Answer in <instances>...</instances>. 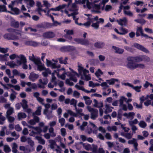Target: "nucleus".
<instances>
[{"instance_id": "nucleus-5", "label": "nucleus", "mask_w": 153, "mask_h": 153, "mask_svg": "<svg viewBox=\"0 0 153 153\" xmlns=\"http://www.w3.org/2000/svg\"><path fill=\"white\" fill-rule=\"evenodd\" d=\"M69 69L71 71V72H67V73L68 74V76L70 77V80L73 81L75 82H76L77 81V79L74 75L72 74V73L76 75H78V74L72 69L71 68H69Z\"/></svg>"}, {"instance_id": "nucleus-46", "label": "nucleus", "mask_w": 153, "mask_h": 153, "mask_svg": "<svg viewBox=\"0 0 153 153\" xmlns=\"http://www.w3.org/2000/svg\"><path fill=\"white\" fill-rule=\"evenodd\" d=\"M6 129V127L4 126L3 127L2 130L0 132V136H4L5 135V133L4 132V130Z\"/></svg>"}, {"instance_id": "nucleus-59", "label": "nucleus", "mask_w": 153, "mask_h": 153, "mask_svg": "<svg viewBox=\"0 0 153 153\" xmlns=\"http://www.w3.org/2000/svg\"><path fill=\"white\" fill-rule=\"evenodd\" d=\"M136 68H141L142 69H144L145 68V65L142 64H137L136 63Z\"/></svg>"}, {"instance_id": "nucleus-62", "label": "nucleus", "mask_w": 153, "mask_h": 153, "mask_svg": "<svg viewBox=\"0 0 153 153\" xmlns=\"http://www.w3.org/2000/svg\"><path fill=\"white\" fill-rule=\"evenodd\" d=\"M112 8V6L110 5H107L105 9V10L106 11H109Z\"/></svg>"}, {"instance_id": "nucleus-28", "label": "nucleus", "mask_w": 153, "mask_h": 153, "mask_svg": "<svg viewBox=\"0 0 153 153\" xmlns=\"http://www.w3.org/2000/svg\"><path fill=\"white\" fill-rule=\"evenodd\" d=\"M18 146L16 143H14L12 147V151L14 153H17V148Z\"/></svg>"}, {"instance_id": "nucleus-42", "label": "nucleus", "mask_w": 153, "mask_h": 153, "mask_svg": "<svg viewBox=\"0 0 153 153\" xmlns=\"http://www.w3.org/2000/svg\"><path fill=\"white\" fill-rule=\"evenodd\" d=\"M141 87L142 86H134L133 85L132 88L134 89L137 92H140L141 91Z\"/></svg>"}, {"instance_id": "nucleus-55", "label": "nucleus", "mask_w": 153, "mask_h": 153, "mask_svg": "<svg viewBox=\"0 0 153 153\" xmlns=\"http://www.w3.org/2000/svg\"><path fill=\"white\" fill-rule=\"evenodd\" d=\"M143 4L144 3L143 1H138L135 2L134 4L137 5V6L140 5V6H141L143 5Z\"/></svg>"}, {"instance_id": "nucleus-9", "label": "nucleus", "mask_w": 153, "mask_h": 153, "mask_svg": "<svg viewBox=\"0 0 153 153\" xmlns=\"http://www.w3.org/2000/svg\"><path fill=\"white\" fill-rule=\"evenodd\" d=\"M39 77V75L34 72H31L28 77L29 79L32 82H35Z\"/></svg>"}, {"instance_id": "nucleus-21", "label": "nucleus", "mask_w": 153, "mask_h": 153, "mask_svg": "<svg viewBox=\"0 0 153 153\" xmlns=\"http://www.w3.org/2000/svg\"><path fill=\"white\" fill-rule=\"evenodd\" d=\"M11 26L15 28H18L19 26V23L18 21H12L11 23Z\"/></svg>"}, {"instance_id": "nucleus-25", "label": "nucleus", "mask_w": 153, "mask_h": 153, "mask_svg": "<svg viewBox=\"0 0 153 153\" xmlns=\"http://www.w3.org/2000/svg\"><path fill=\"white\" fill-rule=\"evenodd\" d=\"M36 139L39 141V143L40 144L42 145H44L45 144V140L44 139H42L41 137L37 136L36 137Z\"/></svg>"}, {"instance_id": "nucleus-19", "label": "nucleus", "mask_w": 153, "mask_h": 153, "mask_svg": "<svg viewBox=\"0 0 153 153\" xmlns=\"http://www.w3.org/2000/svg\"><path fill=\"white\" fill-rule=\"evenodd\" d=\"M12 11L14 12V13H13L12 12L9 11H7V12L13 15L16 14V15H18L20 13L19 10L17 7L14 8Z\"/></svg>"}, {"instance_id": "nucleus-3", "label": "nucleus", "mask_w": 153, "mask_h": 153, "mask_svg": "<svg viewBox=\"0 0 153 153\" xmlns=\"http://www.w3.org/2000/svg\"><path fill=\"white\" fill-rule=\"evenodd\" d=\"M134 60L136 62H140L142 61L148 62L150 60L149 58L144 55H141L137 56H134Z\"/></svg>"}, {"instance_id": "nucleus-4", "label": "nucleus", "mask_w": 153, "mask_h": 153, "mask_svg": "<svg viewBox=\"0 0 153 153\" xmlns=\"http://www.w3.org/2000/svg\"><path fill=\"white\" fill-rule=\"evenodd\" d=\"M52 24L51 23L44 22L37 24L36 25V27L38 28H43L46 29L51 28Z\"/></svg>"}, {"instance_id": "nucleus-40", "label": "nucleus", "mask_w": 153, "mask_h": 153, "mask_svg": "<svg viewBox=\"0 0 153 153\" xmlns=\"http://www.w3.org/2000/svg\"><path fill=\"white\" fill-rule=\"evenodd\" d=\"M66 75L68 76V74L67 73V72H66V71H65L61 75H59V77H60V78L62 80H64L65 78Z\"/></svg>"}, {"instance_id": "nucleus-48", "label": "nucleus", "mask_w": 153, "mask_h": 153, "mask_svg": "<svg viewBox=\"0 0 153 153\" xmlns=\"http://www.w3.org/2000/svg\"><path fill=\"white\" fill-rule=\"evenodd\" d=\"M93 8L95 10H100V4H94L93 5Z\"/></svg>"}, {"instance_id": "nucleus-45", "label": "nucleus", "mask_w": 153, "mask_h": 153, "mask_svg": "<svg viewBox=\"0 0 153 153\" xmlns=\"http://www.w3.org/2000/svg\"><path fill=\"white\" fill-rule=\"evenodd\" d=\"M0 11L4 12L7 11L6 6L4 5H0Z\"/></svg>"}, {"instance_id": "nucleus-53", "label": "nucleus", "mask_w": 153, "mask_h": 153, "mask_svg": "<svg viewBox=\"0 0 153 153\" xmlns=\"http://www.w3.org/2000/svg\"><path fill=\"white\" fill-rule=\"evenodd\" d=\"M84 68L80 65L78 66V71L79 74L82 75V72L84 70Z\"/></svg>"}, {"instance_id": "nucleus-2", "label": "nucleus", "mask_w": 153, "mask_h": 153, "mask_svg": "<svg viewBox=\"0 0 153 153\" xmlns=\"http://www.w3.org/2000/svg\"><path fill=\"white\" fill-rule=\"evenodd\" d=\"M20 60H17V63L18 65H20L22 64V68L24 69H27V68L28 66L26 64L27 62V59L23 55L21 54L20 55Z\"/></svg>"}, {"instance_id": "nucleus-1", "label": "nucleus", "mask_w": 153, "mask_h": 153, "mask_svg": "<svg viewBox=\"0 0 153 153\" xmlns=\"http://www.w3.org/2000/svg\"><path fill=\"white\" fill-rule=\"evenodd\" d=\"M87 33L85 32L83 34V37L84 39L82 38H75L74 39V40L77 42L78 44H79L81 45H88L91 44L89 41L87 39H85Z\"/></svg>"}, {"instance_id": "nucleus-16", "label": "nucleus", "mask_w": 153, "mask_h": 153, "mask_svg": "<svg viewBox=\"0 0 153 153\" xmlns=\"http://www.w3.org/2000/svg\"><path fill=\"white\" fill-rule=\"evenodd\" d=\"M112 48L114 49L115 50V53H117L121 54L124 51V50L123 49L120 48L118 47H117L114 46H113Z\"/></svg>"}, {"instance_id": "nucleus-64", "label": "nucleus", "mask_w": 153, "mask_h": 153, "mask_svg": "<svg viewBox=\"0 0 153 153\" xmlns=\"http://www.w3.org/2000/svg\"><path fill=\"white\" fill-rule=\"evenodd\" d=\"M15 129L17 131H20L22 130V128L20 127L19 124H17L15 126Z\"/></svg>"}, {"instance_id": "nucleus-60", "label": "nucleus", "mask_w": 153, "mask_h": 153, "mask_svg": "<svg viewBox=\"0 0 153 153\" xmlns=\"http://www.w3.org/2000/svg\"><path fill=\"white\" fill-rule=\"evenodd\" d=\"M91 26L93 27L95 30L98 29L99 27L95 23H92L91 25Z\"/></svg>"}, {"instance_id": "nucleus-50", "label": "nucleus", "mask_w": 153, "mask_h": 153, "mask_svg": "<svg viewBox=\"0 0 153 153\" xmlns=\"http://www.w3.org/2000/svg\"><path fill=\"white\" fill-rule=\"evenodd\" d=\"M76 110V112L80 116H84V114L83 113H82V109L80 108L79 109H75Z\"/></svg>"}, {"instance_id": "nucleus-58", "label": "nucleus", "mask_w": 153, "mask_h": 153, "mask_svg": "<svg viewBox=\"0 0 153 153\" xmlns=\"http://www.w3.org/2000/svg\"><path fill=\"white\" fill-rule=\"evenodd\" d=\"M11 135L13 137H16V138L15 139V140H16L19 137V135H17L16 134V133L15 131L11 133Z\"/></svg>"}, {"instance_id": "nucleus-23", "label": "nucleus", "mask_w": 153, "mask_h": 153, "mask_svg": "<svg viewBox=\"0 0 153 153\" xmlns=\"http://www.w3.org/2000/svg\"><path fill=\"white\" fill-rule=\"evenodd\" d=\"M11 90L12 92L13 93L11 94L10 95V100H13L16 98V94L17 93L14 91L13 89H11Z\"/></svg>"}, {"instance_id": "nucleus-43", "label": "nucleus", "mask_w": 153, "mask_h": 153, "mask_svg": "<svg viewBox=\"0 0 153 153\" xmlns=\"http://www.w3.org/2000/svg\"><path fill=\"white\" fill-rule=\"evenodd\" d=\"M76 101L73 98L70 100V104L71 105H73L75 109H76Z\"/></svg>"}, {"instance_id": "nucleus-36", "label": "nucleus", "mask_w": 153, "mask_h": 153, "mask_svg": "<svg viewBox=\"0 0 153 153\" xmlns=\"http://www.w3.org/2000/svg\"><path fill=\"white\" fill-rule=\"evenodd\" d=\"M127 98L125 97L124 96H121L120 97V99L119 100V102L120 103V106L122 105L123 104V102L124 101H126V100H127Z\"/></svg>"}, {"instance_id": "nucleus-12", "label": "nucleus", "mask_w": 153, "mask_h": 153, "mask_svg": "<svg viewBox=\"0 0 153 153\" xmlns=\"http://www.w3.org/2000/svg\"><path fill=\"white\" fill-rule=\"evenodd\" d=\"M136 63L133 62H128L126 66L130 70H134L136 68Z\"/></svg>"}, {"instance_id": "nucleus-17", "label": "nucleus", "mask_w": 153, "mask_h": 153, "mask_svg": "<svg viewBox=\"0 0 153 153\" xmlns=\"http://www.w3.org/2000/svg\"><path fill=\"white\" fill-rule=\"evenodd\" d=\"M117 21L119 25L123 26L126 25L127 22V20L126 18H124L122 19H120L119 20H117Z\"/></svg>"}, {"instance_id": "nucleus-54", "label": "nucleus", "mask_w": 153, "mask_h": 153, "mask_svg": "<svg viewBox=\"0 0 153 153\" xmlns=\"http://www.w3.org/2000/svg\"><path fill=\"white\" fill-rule=\"evenodd\" d=\"M124 13L125 15L129 16H133L132 13L130 11H127L126 10H124Z\"/></svg>"}, {"instance_id": "nucleus-18", "label": "nucleus", "mask_w": 153, "mask_h": 153, "mask_svg": "<svg viewBox=\"0 0 153 153\" xmlns=\"http://www.w3.org/2000/svg\"><path fill=\"white\" fill-rule=\"evenodd\" d=\"M21 106L25 110L28 108L27 102L25 99H23L22 100V102H20Z\"/></svg>"}, {"instance_id": "nucleus-24", "label": "nucleus", "mask_w": 153, "mask_h": 153, "mask_svg": "<svg viewBox=\"0 0 153 153\" xmlns=\"http://www.w3.org/2000/svg\"><path fill=\"white\" fill-rule=\"evenodd\" d=\"M110 85H114L115 82H118L119 80L117 79L112 78L111 79L107 80Z\"/></svg>"}, {"instance_id": "nucleus-20", "label": "nucleus", "mask_w": 153, "mask_h": 153, "mask_svg": "<svg viewBox=\"0 0 153 153\" xmlns=\"http://www.w3.org/2000/svg\"><path fill=\"white\" fill-rule=\"evenodd\" d=\"M135 114L133 112H130L128 114L125 113L123 114V116L124 117H126L127 118H129L130 117L133 118Z\"/></svg>"}, {"instance_id": "nucleus-56", "label": "nucleus", "mask_w": 153, "mask_h": 153, "mask_svg": "<svg viewBox=\"0 0 153 153\" xmlns=\"http://www.w3.org/2000/svg\"><path fill=\"white\" fill-rule=\"evenodd\" d=\"M33 62L37 66L39 64H40L41 63V62L40 60V59H39L36 58L35 60Z\"/></svg>"}, {"instance_id": "nucleus-11", "label": "nucleus", "mask_w": 153, "mask_h": 153, "mask_svg": "<svg viewBox=\"0 0 153 153\" xmlns=\"http://www.w3.org/2000/svg\"><path fill=\"white\" fill-rule=\"evenodd\" d=\"M140 33L141 35L142 36L144 37H147V35L146 34H145L143 33L142 28L141 27H138L137 29V30L136 32V35L137 37H138L140 36Z\"/></svg>"}, {"instance_id": "nucleus-38", "label": "nucleus", "mask_w": 153, "mask_h": 153, "mask_svg": "<svg viewBox=\"0 0 153 153\" xmlns=\"http://www.w3.org/2000/svg\"><path fill=\"white\" fill-rule=\"evenodd\" d=\"M2 113H0V124L1 125H3V122L6 120L5 117L2 115Z\"/></svg>"}, {"instance_id": "nucleus-35", "label": "nucleus", "mask_w": 153, "mask_h": 153, "mask_svg": "<svg viewBox=\"0 0 153 153\" xmlns=\"http://www.w3.org/2000/svg\"><path fill=\"white\" fill-rule=\"evenodd\" d=\"M103 74V72L100 69H98L97 71L95 73V74L98 78L100 76V75H102Z\"/></svg>"}, {"instance_id": "nucleus-47", "label": "nucleus", "mask_w": 153, "mask_h": 153, "mask_svg": "<svg viewBox=\"0 0 153 153\" xmlns=\"http://www.w3.org/2000/svg\"><path fill=\"white\" fill-rule=\"evenodd\" d=\"M9 122L10 123H12L15 120L14 118L13 117H11L10 116H6Z\"/></svg>"}, {"instance_id": "nucleus-26", "label": "nucleus", "mask_w": 153, "mask_h": 153, "mask_svg": "<svg viewBox=\"0 0 153 153\" xmlns=\"http://www.w3.org/2000/svg\"><path fill=\"white\" fill-rule=\"evenodd\" d=\"M106 109L105 110L104 113L105 114H107L108 113H110L112 111V109L110 108L109 104H106L105 105Z\"/></svg>"}, {"instance_id": "nucleus-7", "label": "nucleus", "mask_w": 153, "mask_h": 153, "mask_svg": "<svg viewBox=\"0 0 153 153\" xmlns=\"http://www.w3.org/2000/svg\"><path fill=\"white\" fill-rule=\"evenodd\" d=\"M4 38L8 40H15L17 39L16 36L11 33H7L3 35Z\"/></svg>"}, {"instance_id": "nucleus-14", "label": "nucleus", "mask_w": 153, "mask_h": 153, "mask_svg": "<svg viewBox=\"0 0 153 153\" xmlns=\"http://www.w3.org/2000/svg\"><path fill=\"white\" fill-rule=\"evenodd\" d=\"M105 44L103 42H98L94 44V46L97 48H102L105 46Z\"/></svg>"}, {"instance_id": "nucleus-31", "label": "nucleus", "mask_w": 153, "mask_h": 153, "mask_svg": "<svg viewBox=\"0 0 153 153\" xmlns=\"http://www.w3.org/2000/svg\"><path fill=\"white\" fill-rule=\"evenodd\" d=\"M139 126L142 128H145L147 126L146 123L143 121L141 120L139 123Z\"/></svg>"}, {"instance_id": "nucleus-37", "label": "nucleus", "mask_w": 153, "mask_h": 153, "mask_svg": "<svg viewBox=\"0 0 153 153\" xmlns=\"http://www.w3.org/2000/svg\"><path fill=\"white\" fill-rule=\"evenodd\" d=\"M4 150L5 153H8L11 151V149L8 145H6L4 146Z\"/></svg>"}, {"instance_id": "nucleus-13", "label": "nucleus", "mask_w": 153, "mask_h": 153, "mask_svg": "<svg viewBox=\"0 0 153 153\" xmlns=\"http://www.w3.org/2000/svg\"><path fill=\"white\" fill-rule=\"evenodd\" d=\"M91 109L92 111L91 118L92 119L95 120L98 116V111L97 109Z\"/></svg>"}, {"instance_id": "nucleus-27", "label": "nucleus", "mask_w": 153, "mask_h": 153, "mask_svg": "<svg viewBox=\"0 0 153 153\" xmlns=\"http://www.w3.org/2000/svg\"><path fill=\"white\" fill-rule=\"evenodd\" d=\"M68 59V57H65L64 60H63V58L62 57L60 58L59 59V62L60 64H64L66 65L67 64V60Z\"/></svg>"}, {"instance_id": "nucleus-15", "label": "nucleus", "mask_w": 153, "mask_h": 153, "mask_svg": "<svg viewBox=\"0 0 153 153\" xmlns=\"http://www.w3.org/2000/svg\"><path fill=\"white\" fill-rule=\"evenodd\" d=\"M25 45L33 47H36L38 45V43L35 41H28L25 42Z\"/></svg>"}, {"instance_id": "nucleus-8", "label": "nucleus", "mask_w": 153, "mask_h": 153, "mask_svg": "<svg viewBox=\"0 0 153 153\" xmlns=\"http://www.w3.org/2000/svg\"><path fill=\"white\" fill-rule=\"evenodd\" d=\"M75 48L74 47L70 46H63L61 48L60 51L62 52H69L73 51L75 50Z\"/></svg>"}, {"instance_id": "nucleus-44", "label": "nucleus", "mask_w": 153, "mask_h": 153, "mask_svg": "<svg viewBox=\"0 0 153 153\" xmlns=\"http://www.w3.org/2000/svg\"><path fill=\"white\" fill-rule=\"evenodd\" d=\"M7 56L4 55L0 54V60L2 61H5L7 60Z\"/></svg>"}, {"instance_id": "nucleus-34", "label": "nucleus", "mask_w": 153, "mask_h": 153, "mask_svg": "<svg viewBox=\"0 0 153 153\" xmlns=\"http://www.w3.org/2000/svg\"><path fill=\"white\" fill-rule=\"evenodd\" d=\"M92 150L93 153H98V147L97 146L94 144H93L92 145Z\"/></svg>"}, {"instance_id": "nucleus-10", "label": "nucleus", "mask_w": 153, "mask_h": 153, "mask_svg": "<svg viewBox=\"0 0 153 153\" xmlns=\"http://www.w3.org/2000/svg\"><path fill=\"white\" fill-rule=\"evenodd\" d=\"M42 36L44 38L50 39L53 38L55 36V34L52 31H47L43 34Z\"/></svg>"}, {"instance_id": "nucleus-49", "label": "nucleus", "mask_w": 153, "mask_h": 153, "mask_svg": "<svg viewBox=\"0 0 153 153\" xmlns=\"http://www.w3.org/2000/svg\"><path fill=\"white\" fill-rule=\"evenodd\" d=\"M121 30L122 32H120V33L121 35H125L128 33V30L125 28L122 27L121 28Z\"/></svg>"}, {"instance_id": "nucleus-22", "label": "nucleus", "mask_w": 153, "mask_h": 153, "mask_svg": "<svg viewBox=\"0 0 153 153\" xmlns=\"http://www.w3.org/2000/svg\"><path fill=\"white\" fill-rule=\"evenodd\" d=\"M41 109L42 107L41 106H39L35 112L33 113V116H34V115H40L41 114Z\"/></svg>"}, {"instance_id": "nucleus-39", "label": "nucleus", "mask_w": 153, "mask_h": 153, "mask_svg": "<svg viewBox=\"0 0 153 153\" xmlns=\"http://www.w3.org/2000/svg\"><path fill=\"white\" fill-rule=\"evenodd\" d=\"M27 142L31 147H33L34 145V141L30 137L27 138Z\"/></svg>"}, {"instance_id": "nucleus-6", "label": "nucleus", "mask_w": 153, "mask_h": 153, "mask_svg": "<svg viewBox=\"0 0 153 153\" xmlns=\"http://www.w3.org/2000/svg\"><path fill=\"white\" fill-rule=\"evenodd\" d=\"M134 47L146 53H148L149 51L148 49L145 48L143 46L137 43H134L133 44Z\"/></svg>"}, {"instance_id": "nucleus-41", "label": "nucleus", "mask_w": 153, "mask_h": 153, "mask_svg": "<svg viewBox=\"0 0 153 153\" xmlns=\"http://www.w3.org/2000/svg\"><path fill=\"white\" fill-rule=\"evenodd\" d=\"M26 117V114L24 113H20L18 114V117L19 119L21 118H25Z\"/></svg>"}, {"instance_id": "nucleus-61", "label": "nucleus", "mask_w": 153, "mask_h": 153, "mask_svg": "<svg viewBox=\"0 0 153 153\" xmlns=\"http://www.w3.org/2000/svg\"><path fill=\"white\" fill-rule=\"evenodd\" d=\"M53 68H59L60 67V65L59 64L58 65H56V64L55 63H52V64L51 66Z\"/></svg>"}, {"instance_id": "nucleus-51", "label": "nucleus", "mask_w": 153, "mask_h": 153, "mask_svg": "<svg viewBox=\"0 0 153 153\" xmlns=\"http://www.w3.org/2000/svg\"><path fill=\"white\" fill-rule=\"evenodd\" d=\"M65 120L63 118H62L59 120V122L60 123L61 126H63L65 124Z\"/></svg>"}, {"instance_id": "nucleus-57", "label": "nucleus", "mask_w": 153, "mask_h": 153, "mask_svg": "<svg viewBox=\"0 0 153 153\" xmlns=\"http://www.w3.org/2000/svg\"><path fill=\"white\" fill-rule=\"evenodd\" d=\"M8 51V48L5 49L3 48H0V52L3 53H5Z\"/></svg>"}, {"instance_id": "nucleus-33", "label": "nucleus", "mask_w": 153, "mask_h": 153, "mask_svg": "<svg viewBox=\"0 0 153 153\" xmlns=\"http://www.w3.org/2000/svg\"><path fill=\"white\" fill-rule=\"evenodd\" d=\"M134 21L137 23L141 24H144L146 22V21L143 19H135Z\"/></svg>"}, {"instance_id": "nucleus-29", "label": "nucleus", "mask_w": 153, "mask_h": 153, "mask_svg": "<svg viewBox=\"0 0 153 153\" xmlns=\"http://www.w3.org/2000/svg\"><path fill=\"white\" fill-rule=\"evenodd\" d=\"M37 70L38 71H42L45 70V67L44 64H42L41 63L40 64H39L37 66Z\"/></svg>"}, {"instance_id": "nucleus-32", "label": "nucleus", "mask_w": 153, "mask_h": 153, "mask_svg": "<svg viewBox=\"0 0 153 153\" xmlns=\"http://www.w3.org/2000/svg\"><path fill=\"white\" fill-rule=\"evenodd\" d=\"M67 112L70 115L73 116L75 117H77L78 115V114L77 112L76 113H75L70 110H68Z\"/></svg>"}, {"instance_id": "nucleus-63", "label": "nucleus", "mask_w": 153, "mask_h": 153, "mask_svg": "<svg viewBox=\"0 0 153 153\" xmlns=\"http://www.w3.org/2000/svg\"><path fill=\"white\" fill-rule=\"evenodd\" d=\"M122 116V114L121 111L120 112V111H119V112L118 113L117 115V120H121Z\"/></svg>"}, {"instance_id": "nucleus-52", "label": "nucleus", "mask_w": 153, "mask_h": 153, "mask_svg": "<svg viewBox=\"0 0 153 153\" xmlns=\"http://www.w3.org/2000/svg\"><path fill=\"white\" fill-rule=\"evenodd\" d=\"M13 61H12V62H8V65L10 66V67L11 68H13L15 67V66L17 65L15 63H13Z\"/></svg>"}, {"instance_id": "nucleus-30", "label": "nucleus", "mask_w": 153, "mask_h": 153, "mask_svg": "<svg viewBox=\"0 0 153 153\" xmlns=\"http://www.w3.org/2000/svg\"><path fill=\"white\" fill-rule=\"evenodd\" d=\"M13 112V108H10L7 111L6 116H9L11 115Z\"/></svg>"}]
</instances>
